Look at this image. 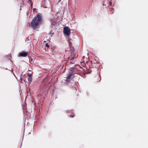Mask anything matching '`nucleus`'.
Segmentation results:
<instances>
[{
    "mask_svg": "<svg viewBox=\"0 0 148 148\" xmlns=\"http://www.w3.org/2000/svg\"><path fill=\"white\" fill-rule=\"evenodd\" d=\"M27 76L29 77H31L32 76V74H30V73H28L27 75Z\"/></svg>",
    "mask_w": 148,
    "mask_h": 148,
    "instance_id": "obj_8",
    "label": "nucleus"
},
{
    "mask_svg": "<svg viewBox=\"0 0 148 148\" xmlns=\"http://www.w3.org/2000/svg\"><path fill=\"white\" fill-rule=\"evenodd\" d=\"M74 77H75L74 72H70L68 73L65 80L67 82H69Z\"/></svg>",
    "mask_w": 148,
    "mask_h": 148,
    "instance_id": "obj_3",
    "label": "nucleus"
},
{
    "mask_svg": "<svg viewBox=\"0 0 148 148\" xmlns=\"http://www.w3.org/2000/svg\"><path fill=\"white\" fill-rule=\"evenodd\" d=\"M42 21L43 19L41 14H37L29 24V26L34 29L35 28L38 27Z\"/></svg>",
    "mask_w": 148,
    "mask_h": 148,
    "instance_id": "obj_1",
    "label": "nucleus"
},
{
    "mask_svg": "<svg viewBox=\"0 0 148 148\" xmlns=\"http://www.w3.org/2000/svg\"><path fill=\"white\" fill-rule=\"evenodd\" d=\"M63 32L64 34L67 36L69 35L71 33V29L69 27L67 26L64 27Z\"/></svg>",
    "mask_w": 148,
    "mask_h": 148,
    "instance_id": "obj_4",
    "label": "nucleus"
},
{
    "mask_svg": "<svg viewBox=\"0 0 148 148\" xmlns=\"http://www.w3.org/2000/svg\"><path fill=\"white\" fill-rule=\"evenodd\" d=\"M28 54V53L27 52H22L19 54V56L25 57L27 56Z\"/></svg>",
    "mask_w": 148,
    "mask_h": 148,
    "instance_id": "obj_5",
    "label": "nucleus"
},
{
    "mask_svg": "<svg viewBox=\"0 0 148 148\" xmlns=\"http://www.w3.org/2000/svg\"><path fill=\"white\" fill-rule=\"evenodd\" d=\"M56 47L53 46L52 47H51V54H53L54 52L56 51Z\"/></svg>",
    "mask_w": 148,
    "mask_h": 148,
    "instance_id": "obj_6",
    "label": "nucleus"
},
{
    "mask_svg": "<svg viewBox=\"0 0 148 148\" xmlns=\"http://www.w3.org/2000/svg\"><path fill=\"white\" fill-rule=\"evenodd\" d=\"M46 46L47 47V48H49V45H48V43H47L46 44Z\"/></svg>",
    "mask_w": 148,
    "mask_h": 148,
    "instance_id": "obj_9",
    "label": "nucleus"
},
{
    "mask_svg": "<svg viewBox=\"0 0 148 148\" xmlns=\"http://www.w3.org/2000/svg\"><path fill=\"white\" fill-rule=\"evenodd\" d=\"M29 1H30V0H29Z\"/></svg>",
    "mask_w": 148,
    "mask_h": 148,
    "instance_id": "obj_11",
    "label": "nucleus"
},
{
    "mask_svg": "<svg viewBox=\"0 0 148 148\" xmlns=\"http://www.w3.org/2000/svg\"><path fill=\"white\" fill-rule=\"evenodd\" d=\"M78 56L77 54H76V52L75 51H73L71 52V54L68 58V61L70 64H73L75 61V58H76Z\"/></svg>",
    "mask_w": 148,
    "mask_h": 148,
    "instance_id": "obj_2",
    "label": "nucleus"
},
{
    "mask_svg": "<svg viewBox=\"0 0 148 148\" xmlns=\"http://www.w3.org/2000/svg\"><path fill=\"white\" fill-rule=\"evenodd\" d=\"M32 78L31 77H29V78H28V81L29 82H31L32 81Z\"/></svg>",
    "mask_w": 148,
    "mask_h": 148,
    "instance_id": "obj_7",
    "label": "nucleus"
},
{
    "mask_svg": "<svg viewBox=\"0 0 148 148\" xmlns=\"http://www.w3.org/2000/svg\"><path fill=\"white\" fill-rule=\"evenodd\" d=\"M61 0H59V2H59L61 1Z\"/></svg>",
    "mask_w": 148,
    "mask_h": 148,
    "instance_id": "obj_10",
    "label": "nucleus"
}]
</instances>
